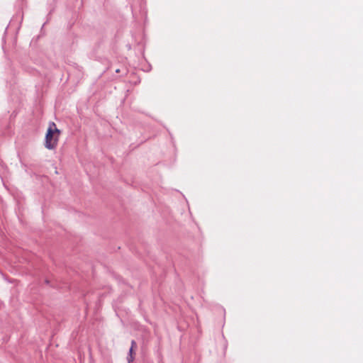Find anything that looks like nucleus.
I'll list each match as a JSON object with an SVG mask.
<instances>
[{"label": "nucleus", "mask_w": 363, "mask_h": 363, "mask_svg": "<svg viewBox=\"0 0 363 363\" xmlns=\"http://www.w3.org/2000/svg\"><path fill=\"white\" fill-rule=\"evenodd\" d=\"M58 143V136L53 135L52 127L49 126L45 140V147L48 150H54Z\"/></svg>", "instance_id": "nucleus-1"}, {"label": "nucleus", "mask_w": 363, "mask_h": 363, "mask_svg": "<svg viewBox=\"0 0 363 363\" xmlns=\"http://www.w3.org/2000/svg\"><path fill=\"white\" fill-rule=\"evenodd\" d=\"M50 125H51L52 127L53 135H55V136H58L59 137L61 132H60V130L59 129H57L56 128V125H55V123H53V122L51 123L50 124Z\"/></svg>", "instance_id": "nucleus-2"}, {"label": "nucleus", "mask_w": 363, "mask_h": 363, "mask_svg": "<svg viewBox=\"0 0 363 363\" xmlns=\"http://www.w3.org/2000/svg\"><path fill=\"white\" fill-rule=\"evenodd\" d=\"M133 350L134 349H132V348H130V350H129V355L128 357V363L131 362L133 361L134 359V356L133 354Z\"/></svg>", "instance_id": "nucleus-3"}, {"label": "nucleus", "mask_w": 363, "mask_h": 363, "mask_svg": "<svg viewBox=\"0 0 363 363\" xmlns=\"http://www.w3.org/2000/svg\"><path fill=\"white\" fill-rule=\"evenodd\" d=\"M136 347H137V343H136V342L134 340H133L131 341V347H130V348L135 349Z\"/></svg>", "instance_id": "nucleus-4"}, {"label": "nucleus", "mask_w": 363, "mask_h": 363, "mask_svg": "<svg viewBox=\"0 0 363 363\" xmlns=\"http://www.w3.org/2000/svg\"><path fill=\"white\" fill-rule=\"evenodd\" d=\"M120 72V71H119V69H118L116 70V72Z\"/></svg>", "instance_id": "nucleus-5"}]
</instances>
